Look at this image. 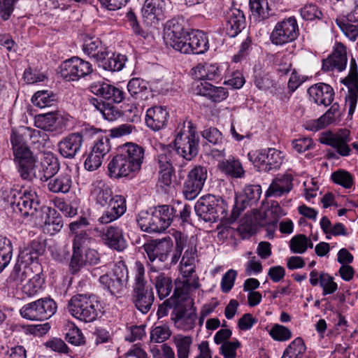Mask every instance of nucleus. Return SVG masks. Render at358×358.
<instances>
[{
  "mask_svg": "<svg viewBox=\"0 0 358 358\" xmlns=\"http://www.w3.org/2000/svg\"><path fill=\"white\" fill-rule=\"evenodd\" d=\"M144 152L143 147L134 143L120 146L108 164L109 177L115 179L134 177L141 169Z\"/></svg>",
  "mask_w": 358,
  "mask_h": 358,
  "instance_id": "nucleus-1",
  "label": "nucleus"
},
{
  "mask_svg": "<svg viewBox=\"0 0 358 358\" xmlns=\"http://www.w3.org/2000/svg\"><path fill=\"white\" fill-rule=\"evenodd\" d=\"M14 213L31 220H36L45 205L41 203L36 193L31 190L11 189L7 196Z\"/></svg>",
  "mask_w": 358,
  "mask_h": 358,
  "instance_id": "nucleus-2",
  "label": "nucleus"
},
{
  "mask_svg": "<svg viewBox=\"0 0 358 358\" xmlns=\"http://www.w3.org/2000/svg\"><path fill=\"white\" fill-rule=\"evenodd\" d=\"M135 276L132 287L131 301L134 307L143 314L148 313L155 301L153 289L147 285L145 267L142 262L136 261L134 264Z\"/></svg>",
  "mask_w": 358,
  "mask_h": 358,
  "instance_id": "nucleus-3",
  "label": "nucleus"
},
{
  "mask_svg": "<svg viewBox=\"0 0 358 358\" xmlns=\"http://www.w3.org/2000/svg\"><path fill=\"white\" fill-rule=\"evenodd\" d=\"M196 215L206 222L225 220L229 222L227 202L220 196L207 194L198 199L194 206Z\"/></svg>",
  "mask_w": 358,
  "mask_h": 358,
  "instance_id": "nucleus-4",
  "label": "nucleus"
},
{
  "mask_svg": "<svg viewBox=\"0 0 358 358\" xmlns=\"http://www.w3.org/2000/svg\"><path fill=\"white\" fill-rule=\"evenodd\" d=\"M15 162L20 177L24 180H31L35 175L36 159L27 145L22 135L13 132L10 136Z\"/></svg>",
  "mask_w": 358,
  "mask_h": 358,
  "instance_id": "nucleus-5",
  "label": "nucleus"
},
{
  "mask_svg": "<svg viewBox=\"0 0 358 358\" xmlns=\"http://www.w3.org/2000/svg\"><path fill=\"white\" fill-rule=\"evenodd\" d=\"M67 308L74 318L85 323L96 320L101 311L100 302L94 294L73 296L68 302Z\"/></svg>",
  "mask_w": 358,
  "mask_h": 358,
  "instance_id": "nucleus-6",
  "label": "nucleus"
},
{
  "mask_svg": "<svg viewBox=\"0 0 358 358\" xmlns=\"http://www.w3.org/2000/svg\"><path fill=\"white\" fill-rule=\"evenodd\" d=\"M129 271L126 264L120 262L115 264L112 273L101 275L99 282L112 296L120 297L127 288Z\"/></svg>",
  "mask_w": 358,
  "mask_h": 358,
  "instance_id": "nucleus-7",
  "label": "nucleus"
},
{
  "mask_svg": "<svg viewBox=\"0 0 358 358\" xmlns=\"http://www.w3.org/2000/svg\"><path fill=\"white\" fill-rule=\"evenodd\" d=\"M188 129L180 130L174 139L176 152L186 160L194 159L199 152V136L191 122H188Z\"/></svg>",
  "mask_w": 358,
  "mask_h": 358,
  "instance_id": "nucleus-8",
  "label": "nucleus"
},
{
  "mask_svg": "<svg viewBox=\"0 0 358 358\" xmlns=\"http://www.w3.org/2000/svg\"><path fill=\"white\" fill-rule=\"evenodd\" d=\"M57 309L56 302L50 296L39 299L23 306L20 313L29 320H46L53 316Z\"/></svg>",
  "mask_w": 358,
  "mask_h": 358,
  "instance_id": "nucleus-9",
  "label": "nucleus"
},
{
  "mask_svg": "<svg viewBox=\"0 0 358 358\" xmlns=\"http://www.w3.org/2000/svg\"><path fill=\"white\" fill-rule=\"evenodd\" d=\"M248 156L259 171L266 173L280 169L283 161L282 152L275 148L262 150L256 153L250 152Z\"/></svg>",
  "mask_w": 358,
  "mask_h": 358,
  "instance_id": "nucleus-10",
  "label": "nucleus"
},
{
  "mask_svg": "<svg viewBox=\"0 0 358 358\" xmlns=\"http://www.w3.org/2000/svg\"><path fill=\"white\" fill-rule=\"evenodd\" d=\"M93 67L90 62L78 57H72L60 65V73L66 81H76L92 74Z\"/></svg>",
  "mask_w": 358,
  "mask_h": 358,
  "instance_id": "nucleus-11",
  "label": "nucleus"
},
{
  "mask_svg": "<svg viewBox=\"0 0 358 358\" xmlns=\"http://www.w3.org/2000/svg\"><path fill=\"white\" fill-rule=\"evenodd\" d=\"M207 178V169L196 166L191 169L183 182L182 194L187 200L192 201L200 194Z\"/></svg>",
  "mask_w": 358,
  "mask_h": 358,
  "instance_id": "nucleus-12",
  "label": "nucleus"
},
{
  "mask_svg": "<svg viewBox=\"0 0 358 358\" xmlns=\"http://www.w3.org/2000/svg\"><path fill=\"white\" fill-rule=\"evenodd\" d=\"M262 187L259 185H248L244 188V194L236 197L230 215L229 222L234 223L241 212L248 206L256 203L260 199Z\"/></svg>",
  "mask_w": 358,
  "mask_h": 358,
  "instance_id": "nucleus-13",
  "label": "nucleus"
},
{
  "mask_svg": "<svg viewBox=\"0 0 358 358\" xmlns=\"http://www.w3.org/2000/svg\"><path fill=\"white\" fill-rule=\"evenodd\" d=\"M143 248L151 262L156 260L164 262L167 259L172 250L173 241L169 236H167L162 239H155L145 243Z\"/></svg>",
  "mask_w": 358,
  "mask_h": 358,
  "instance_id": "nucleus-14",
  "label": "nucleus"
},
{
  "mask_svg": "<svg viewBox=\"0 0 358 358\" xmlns=\"http://www.w3.org/2000/svg\"><path fill=\"white\" fill-rule=\"evenodd\" d=\"M350 66V73L343 82L348 90L345 99V106L348 108L349 116L355 113L358 100V71L354 58L351 59Z\"/></svg>",
  "mask_w": 358,
  "mask_h": 358,
  "instance_id": "nucleus-15",
  "label": "nucleus"
},
{
  "mask_svg": "<svg viewBox=\"0 0 358 358\" xmlns=\"http://www.w3.org/2000/svg\"><path fill=\"white\" fill-rule=\"evenodd\" d=\"M36 222L43 223L44 231L51 235L60 231L62 229L64 222L61 215L56 209L45 206L42 208Z\"/></svg>",
  "mask_w": 358,
  "mask_h": 358,
  "instance_id": "nucleus-16",
  "label": "nucleus"
},
{
  "mask_svg": "<svg viewBox=\"0 0 358 358\" xmlns=\"http://www.w3.org/2000/svg\"><path fill=\"white\" fill-rule=\"evenodd\" d=\"M194 94L206 96L213 102H220L228 96L224 87H215L208 81H194L192 84Z\"/></svg>",
  "mask_w": 358,
  "mask_h": 358,
  "instance_id": "nucleus-17",
  "label": "nucleus"
},
{
  "mask_svg": "<svg viewBox=\"0 0 358 358\" xmlns=\"http://www.w3.org/2000/svg\"><path fill=\"white\" fill-rule=\"evenodd\" d=\"M347 51L345 46L341 43H337L333 53L322 61V69L324 71H331L337 69L343 71L347 64Z\"/></svg>",
  "mask_w": 358,
  "mask_h": 358,
  "instance_id": "nucleus-18",
  "label": "nucleus"
},
{
  "mask_svg": "<svg viewBox=\"0 0 358 358\" xmlns=\"http://www.w3.org/2000/svg\"><path fill=\"white\" fill-rule=\"evenodd\" d=\"M308 94L310 101L318 106H329L334 98L333 87L324 83H318L308 89Z\"/></svg>",
  "mask_w": 358,
  "mask_h": 358,
  "instance_id": "nucleus-19",
  "label": "nucleus"
},
{
  "mask_svg": "<svg viewBox=\"0 0 358 358\" xmlns=\"http://www.w3.org/2000/svg\"><path fill=\"white\" fill-rule=\"evenodd\" d=\"M83 136L80 132L69 134L58 143V149L62 157L73 159L80 150Z\"/></svg>",
  "mask_w": 358,
  "mask_h": 358,
  "instance_id": "nucleus-20",
  "label": "nucleus"
},
{
  "mask_svg": "<svg viewBox=\"0 0 358 358\" xmlns=\"http://www.w3.org/2000/svg\"><path fill=\"white\" fill-rule=\"evenodd\" d=\"M101 237L106 245L118 252L123 251L127 246L123 231L118 227L109 226L103 229Z\"/></svg>",
  "mask_w": 358,
  "mask_h": 358,
  "instance_id": "nucleus-21",
  "label": "nucleus"
},
{
  "mask_svg": "<svg viewBox=\"0 0 358 358\" xmlns=\"http://www.w3.org/2000/svg\"><path fill=\"white\" fill-rule=\"evenodd\" d=\"M169 117V114L166 108L154 106L146 112L145 124L152 131H157L167 125Z\"/></svg>",
  "mask_w": 358,
  "mask_h": 358,
  "instance_id": "nucleus-22",
  "label": "nucleus"
},
{
  "mask_svg": "<svg viewBox=\"0 0 358 358\" xmlns=\"http://www.w3.org/2000/svg\"><path fill=\"white\" fill-rule=\"evenodd\" d=\"M209 48L208 38L201 30H193L189 34L188 43L185 45V54L200 55L206 52Z\"/></svg>",
  "mask_w": 358,
  "mask_h": 358,
  "instance_id": "nucleus-23",
  "label": "nucleus"
},
{
  "mask_svg": "<svg viewBox=\"0 0 358 358\" xmlns=\"http://www.w3.org/2000/svg\"><path fill=\"white\" fill-rule=\"evenodd\" d=\"M225 17L227 33L231 38L236 36L245 27V18L240 9L230 8Z\"/></svg>",
  "mask_w": 358,
  "mask_h": 358,
  "instance_id": "nucleus-24",
  "label": "nucleus"
},
{
  "mask_svg": "<svg viewBox=\"0 0 358 358\" xmlns=\"http://www.w3.org/2000/svg\"><path fill=\"white\" fill-rule=\"evenodd\" d=\"M72 183L71 171L66 169L50 178L47 185L48 190L52 193L66 194L70 191Z\"/></svg>",
  "mask_w": 358,
  "mask_h": 358,
  "instance_id": "nucleus-25",
  "label": "nucleus"
},
{
  "mask_svg": "<svg viewBox=\"0 0 358 358\" xmlns=\"http://www.w3.org/2000/svg\"><path fill=\"white\" fill-rule=\"evenodd\" d=\"M45 245L37 239L31 241L27 245L20 250L18 255V262L26 266H30L31 264L38 259V257L43 254Z\"/></svg>",
  "mask_w": 358,
  "mask_h": 358,
  "instance_id": "nucleus-26",
  "label": "nucleus"
},
{
  "mask_svg": "<svg viewBox=\"0 0 358 358\" xmlns=\"http://www.w3.org/2000/svg\"><path fill=\"white\" fill-rule=\"evenodd\" d=\"M154 208L150 210L141 211L138 213L136 221L142 231L148 233L164 231L162 223Z\"/></svg>",
  "mask_w": 358,
  "mask_h": 358,
  "instance_id": "nucleus-27",
  "label": "nucleus"
},
{
  "mask_svg": "<svg viewBox=\"0 0 358 358\" xmlns=\"http://www.w3.org/2000/svg\"><path fill=\"white\" fill-rule=\"evenodd\" d=\"M196 317L194 303H192L189 313H187L185 306H179L175 308L171 315V319L175 324H178L185 330H189L194 327Z\"/></svg>",
  "mask_w": 358,
  "mask_h": 358,
  "instance_id": "nucleus-28",
  "label": "nucleus"
},
{
  "mask_svg": "<svg viewBox=\"0 0 358 358\" xmlns=\"http://www.w3.org/2000/svg\"><path fill=\"white\" fill-rule=\"evenodd\" d=\"M91 195L95 203L101 207H106L115 196L110 186L102 180H97L92 183Z\"/></svg>",
  "mask_w": 358,
  "mask_h": 358,
  "instance_id": "nucleus-29",
  "label": "nucleus"
},
{
  "mask_svg": "<svg viewBox=\"0 0 358 358\" xmlns=\"http://www.w3.org/2000/svg\"><path fill=\"white\" fill-rule=\"evenodd\" d=\"M291 17L278 22L270 35L271 43L282 45L291 41Z\"/></svg>",
  "mask_w": 358,
  "mask_h": 358,
  "instance_id": "nucleus-30",
  "label": "nucleus"
},
{
  "mask_svg": "<svg viewBox=\"0 0 358 358\" xmlns=\"http://www.w3.org/2000/svg\"><path fill=\"white\" fill-rule=\"evenodd\" d=\"M310 283L312 286L319 284L323 289V296L333 294L338 289V285L332 276L324 272L319 273L316 270H313L310 273Z\"/></svg>",
  "mask_w": 358,
  "mask_h": 358,
  "instance_id": "nucleus-31",
  "label": "nucleus"
},
{
  "mask_svg": "<svg viewBox=\"0 0 358 358\" xmlns=\"http://www.w3.org/2000/svg\"><path fill=\"white\" fill-rule=\"evenodd\" d=\"M127 61V57L124 55L110 52L107 50L106 55L97 63L99 67L103 68L106 71L115 72L121 71Z\"/></svg>",
  "mask_w": 358,
  "mask_h": 358,
  "instance_id": "nucleus-32",
  "label": "nucleus"
},
{
  "mask_svg": "<svg viewBox=\"0 0 358 358\" xmlns=\"http://www.w3.org/2000/svg\"><path fill=\"white\" fill-rule=\"evenodd\" d=\"M83 50L86 55L98 63L102 57L106 55L108 48L99 38L92 37L85 41Z\"/></svg>",
  "mask_w": 358,
  "mask_h": 358,
  "instance_id": "nucleus-33",
  "label": "nucleus"
},
{
  "mask_svg": "<svg viewBox=\"0 0 358 358\" xmlns=\"http://www.w3.org/2000/svg\"><path fill=\"white\" fill-rule=\"evenodd\" d=\"M173 226L185 227L192 224V208L189 204L177 202L172 205Z\"/></svg>",
  "mask_w": 358,
  "mask_h": 358,
  "instance_id": "nucleus-34",
  "label": "nucleus"
},
{
  "mask_svg": "<svg viewBox=\"0 0 358 358\" xmlns=\"http://www.w3.org/2000/svg\"><path fill=\"white\" fill-rule=\"evenodd\" d=\"M217 167L221 172L234 178H241L245 176L241 163L234 157L220 161Z\"/></svg>",
  "mask_w": 358,
  "mask_h": 358,
  "instance_id": "nucleus-35",
  "label": "nucleus"
},
{
  "mask_svg": "<svg viewBox=\"0 0 358 358\" xmlns=\"http://www.w3.org/2000/svg\"><path fill=\"white\" fill-rule=\"evenodd\" d=\"M33 268L24 264H16L6 279L7 284L12 287H17L24 280L31 277L33 274Z\"/></svg>",
  "mask_w": 358,
  "mask_h": 358,
  "instance_id": "nucleus-36",
  "label": "nucleus"
},
{
  "mask_svg": "<svg viewBox=\"0 0 358 358\" xmlns=\"http://www.w3.org/2000/svg\"><path fill=\"white\" fill-rule=\"evenodd\" d=\"M291 190V175L285 174L274 180L269 185L265 193L266 198L270 196H280Z\"/></svg>",
  "mask_w": 358,
  "mask_h": 358,
  "instance_id": "nucleus-37",
  "label": "nucleus"
},
{
  "mask_svg": "<svg viewBox=\"0 0 358 358\" xmlns=\"http://www.w3.org/2000/svg\"><path fill=\"white\" fill-rule=\"evenodd\" d=\"M164 0H145L142 8V15L150 21L159 20L164 16Z\"/></svg>",
  "mask_w": 358,
  "mask_h": 358,
  "instance_id": "nucleus-38",
  "label": "nucleus"
},
{
  "mask_svg": "<svg viewBox=\"0 0 358 358\" xmlns=\"http://www.w3.org/2000/svg\"><path fill=\"white\" fill-rule=\"evenodd\" d=\"M192 70L198 78L196 81L216 80L221 76L219 68L215 64H199Z\"/></svg>",
  "mask_w": 358,
  "mask_h": 358,
  "instance_id": "nucleus-39",
  "label": "nucleus"
},
{
  "mask_svg": "<svg viewBox=\"0 0 358 358\" xmlns=\"http://www.w3.org/2000/svg\"><path fill=\"white\" fill-rule=\"evenodd\" d=\"M152 283L160 300L167 297L173 287L171 278L164 273H160L157 275L153 280Z\"/></svg>",
  "mask_w": 358,
  "mask_h": 358,
  "instance_id": "nucleus-40",
  "label": "nucleus"
},
{
  "mask_svg": "<svg viewBox=\"0 0 358 358\" xmlns=\"http://www.w3.org/2000/svg\"><path fill=\"white\" fill-rule=\"evenodd\" d=\"M350 141L348 136H334L326 138L323 143L334 148L340 155L346 157L349 156L351 152L348 145Z\"/></svg>",
  "mask_w": 358,
  "mask_h": 358,
  "instance_id": "nucleus-41",
  "label": "nucleus"
},
{
  "mask_svg": "<svg viewBox=\"0 0 358 358\" xmlns=\"http://www.w3.org/2000/svg\"><path fill=\"white\" fill-rule=\"evenodd\" d=\"M249 5L253 16L259 22L268 19L273 15L270 13L271 9L266 0H250Z\"/></svg>",
  "mask_w": 358,
  "mask_h": 358,
  "instance_id": "nucleus-42",
  "label": "nucleus"
},
{
  "mask_svg": "<svg viewBox=\"0 0 358 358\" xmlns=\"http://www.w3.org/2000/svg\"><path fill=\"white\" fill-rule=\"evenodd\" d=\"M59 164L56 158L52 157L44 158L41 162V171L43 173L40 176L41 180L48 182L50 178L59 173Z\"/></svg>",
  "mask_w": 358,
  "mask_h": 358,
  "instance_id": "nucleus-43",
  "label": "nucleus"
},
{
  "mask_svg": "<svg viewBox=\"0 0 358 358\" xmlns=\"http://www.w3.org/2000/svg\"><path fill=\"white\" fill-rule=\"evenodd\" d=\"M59 120V116L57 113L49 112L38 115L36 120V124L45 131H55L57 129Z\"/></svg>",
  "mask_w": 358,
  "mask_h": 358,
  "instance_id": "nucleus-44",
  "label": "nucleus"
},
{
  "mask_svg": "<svg viewBox=\"0 0 358 358\" xmlns=\"http://www.w3.org/2000/svg\"><path fill=\"white\" fill-rule=\"evenodd\" d=\"M28 282L23 286L22 292L28 297L35 296L41 289L45 282V278L41 272L36 273L28 278Z\"/></svg>",
  "mask_w": 358,
  "mask_h": 358,
  "instance_id": "nucleus-45",
  "label": "nucleus"
},
{
  "mask_svg": "<svg viewBox=\"0 0 358 358\" xmlns=\"http://www.w3.org/2000/svg\"><path fill=\"white\" fill-rule=\"evenodd\" d=\"M178 358H189L193 338L190 336L177 335L173 338Z\"/></svg>",
  "mask_w": 358,
  "mask_h": 358,
  "instance_id": "nucleus-46",
  "label": "nucleus"
},
{
  "mask_svg": "<svg viewBox=\"0 0 358 358\" xmlns=\"http://www.w3.org/2000/svg\"><path fill=\"white\" fill-rule=\"evenodd\" d=\"M338 108V104H334L324 115L311 122L308 126V129L317 131L326 127L334 121V114L333 111L336 110Z\"/></svg>",
  "mask_w": 358,
  "mask_h": 358,
  "instance_id": "nucleus-47",
  "label": "nucleus"
},
{
  "mask_svg": "<svg viewBox=\"0 0 358 358\" xmlns=\"http://www.w3.org/2000/svg\"><path fill=\"white\" fill-rule=\"evenodd\" d=\"M127 90L131 96L135 99H143L148 92L146 83L140 78H134L127 84Z\"/></svg>",
  "mask_w": 358,
  "mask_h": 358,
  "instance_id": "nucleus-48",
  "label": "nucleus"
},
{
  "mask_svg": "<svg viewBox=\"0 0 358 358\" xmlns=\"http://www.w3.org/2000/svg\"><path fill=\"white\" fill-rule=\"evenodd\" d=\"M56 100V95L47 90L36 92L31 99L34 105L41 108L52 106L55 103Z\"/></svg>",
  "mask_w": 358,
  "mask_h": 358,
  "instance_id": "nucleus-49",
  "label": "nucleus"
},
{
  "mask_svg": "<svg viewBox=\"0 0 358 358\" xmlns=\"http://www.w3.org/2000/svg\"><path fill=\"white\" fill-rule=\"evenodd\" d=\"M162 227L165 231L171 224L173 225L172 205H162L154 208Z\"/></svg>",
  "mask_w": 358,
  "mask_h": 358,
  "instance_id": "nucleus-50",
  "label": "nucleus"
},
{
  "mask_svg": "<svg viewBox=\"0 0 358 358\" xmlns=\"http://www.w3.org/2000/svg\"><path fill=\"white\" fill-rule=\"evenodd\" d=\"M11 242L6 238H0V273L8 266L12 257Z\"/></svg>",
  "mask_w": 358,
  "mask_h": 358,
  "instance_id": "nucleus-51",
  "label": "nucleus"
},
{
  "mask_svg": "<svg viewBox=\"0 0 358 358\" xmlns=\"http://www.w3.org/2000/svg\"><path fill=\"white\" fill-rule=\"evenodd\" d=\"M93 241L89 230H80L79 233L75 234L73 250L83 252Z\"/></svg>",
  "mask_w": 358,
  "mask_h": 358,
  "instance_id": "nucleus-52",
  "label": "nucleus"
},
{
  "mask_svg": "<svg viewBox=\"0 0 358 358\" xmlns=\"http://www.w3.org/2000/svg\"><path fill=\"white\" fill-rule=\"evenodd\" d=\"M343 17H337L336 24L341 31L351 41H355L358 36L357 26Z\"/></svg>",
  "mask_w": 358,
  "mask_h": 358,
  "instance_id": "nucleus-53",
  "label": "nucleus"
},
{
  "mask_svg": "<svg viewBox=\"0 0 358 358\" xmlns=\"http://www.w3.org/2000/svg\"><path fill=\"white\" fill-rule=\"evenodd\" d=\"M331 178L334 183L345 189L350 188L354 184L352 174L343 169L333 172L331 175Z\"/></svg>",
  "mask_w": 358,
  "mask_h": 358,
  "instance_id": "nucleus-54",
  "label": "nucleus"
},
{
  "mask_svg": "<svg viewBox=\"0 0 358 358\" xmlns=\"http://www.w3.org/2000/svg\"><path fill=\"white\" fill-rule=\"evenodd\" d=\"M171 335L169 325L162 324L155 326L150 331V340L153 343H163Z\"/></svg>",
  "mask_w": 358,
  "mask_h": 358,
  "instance_id": "nucleus-55",
  "label": "nucleus"
},
{
  "mask_svg": "<svg viewBox=\"0 0 358 358\" xmlns=\"http://www.w3.org/2000/svg\"><path fill=\"white\" fill-rule=\"evenodd\" d=\"M182 34H176L173 36L166 38V43L171 46L174 50L185 54L184 51L185 45H187L189 34L190 32L187 31L181 33Z\"/></svg>",
  "mask_w": 358,
  "mask_h": 358,
  "instance_id": "nucleus-56",
  "label": "nucleus"
},
{
  "mask_svg": "<svg viewBox=\"0 0 358 358\" xmlns=\"http://www.w3.org/2000/svg\"><path fill=\"white\" fill-rule=\"evenodd\" d=\"M313 243L304 234H299L292 237V252L303 254L308 248H313Z\"/></svg>",
  "mask_w": 358,
  "mask_h": 358,
  "instance_id": "nucleus-57",
  "label": "nucleus"
},
{
  "mask_svg": "<svg viewBox=\"0 0 358 358\" xmlns=\"http://www.w3.org/2000/svg\"><path fill=\"white\" fill-rule=\"evenodd\" d=\"M65 339L71 344L74 345H81L85 344V337L81 330L74 324L69 325L66 333L65 334Z\"/></svg>",
  "mask_w": 358,
  "mask_h": 358,
  "instance_id": "nucleus-58",
  "label": "nucleus"
},
{
  "mask_svg": "<svg viewBox=\"0 0 358 358\" xmlns=\"http://www.w3.org/2000/svg\"><path fill=\"white\" fill-rule=\"evenodd\" d=\"M106 207L107 209L120 217L127 210L126 199L122 195L115 194Z\"/></svg>",
  "mask_w": 358,
  "mask_h": 358,
  "instance_id": "nucleus-59",
  "label": "nucleus"
},
{
  "mask_svg": "<svg viewBox=\"0 0 358 358\" xmlns=\"http://www.w3.org/2000/svg\"><path fill=\"white\" fill-rule=\"evenodd\" d=\"M172 151L169 147H164L162 152L157 156L159 171L174 170L171 163Z\"/></svg>",
  "mask_w": 358,
  "mask_h": 358,
  "instance_id": "nucleus-60",
  "label": "nucleus"
},
{
  "mask_svg": "<svg viewBox=\"0 0 358 358\" xmlns=\"http://www.w3.org/2000/svg\"><path fill=\"white\" fill-rule=\"evenodd\" d=\"M269 335L274 341H285L291 338V331L283 325L275 324L269 330Z\"/></svg>",
  "mask_w": 358,
  "mask_h": 358,
  "instance_id": "nucleus-61",
  "label": "nucleus"
},
{
  "mask_svg": "<svg viewBox=\"0 0 358 358\" xmlns=\"http://www.w3.org/2000/svg\"><path fill=\"white\" fill-rule=\"evenodd\" d=\"M82 252L73 250V253L69 264V270L71 275H76L81 268L85 265Z\"/></svg>",
  "mask_w": 358,
  "mask_h": 358,
  "instance_id": "nucleus-62",
  "label": "nucleus"
},
{
  "mask_svg": "<svg viewBox=\"0 0 358 358\" xmlns=\"http://www.w3.org/2000/svg\"><path fill=\"white\" fill-rule=\"evenodd\" d=\"M300 14L305 20H320L322 17V11L313 3H309L300 9Z\"/></svg>",
  "mask_w": 358,
  "mask_h": 358,
  "instance_id": "nucleus-63",
  "label": "nucleus"
},
{
  "mask_svg": "<svg viewBox=\"0 0 358 358\" xmlns=\"http://www.w3.org/2000/svg\"><path fill=\"white\" fill-rule=\"evenodd\" d=\"M241 346V344L238 340L224 342L220 347V354L224 358H236V350Z\"/></svg>",
  "mask_w": 358,
  "mask_h": 358,
  "instance_id": "nucleus-64",
  "label": "nucleus"
}]
</instances>
